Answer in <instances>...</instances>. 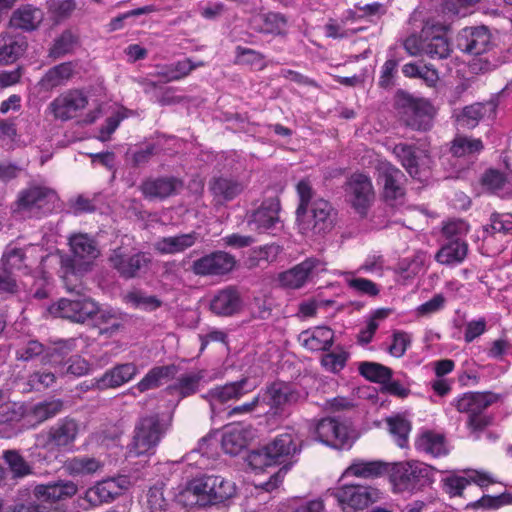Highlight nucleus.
<instances>
[{
  "mask_svg": "<svg viewBox=\"0 0 512 512\" xmlns=\"http://www.w3.org/2000/svg\"><path fill=\"white\" fill-rule=\"evenodd\" d=\"M247 432L239 427L228 429L222 436V448L230 455L239 454L247 445Z\"/></svg>",
  "mask_w": 512,
  "mask_h": 512,
  "instance_id": "obj_44",
  "label": "nucleus"
},
{
  "mask_svg": "<svg viewBox=\"0 0 512 512\" xmlns=\"http://www.w3.org/2000/svg\"><path fill=\"white\" fill-rule=\"evenodd\" d=\"M4 460L7 463L14 478H22L32 472L31 466L15 450H8L4 453Z\"/></svg>",
  "mask_w": 512,
  "mask_h": 512,
  "instance_id": "obj_55",
  "label": "nucleus"
},
{
  "mask_svg": "<svg viewBox=\"0 0 512 512\" xmlns=\"http://www.w3.org/2000/svg\"><path fill=\"white\" fill-rule=\"evenodd\" d=\"M393 152L408 174L413 178L420 179L419 161L414 147L401 143L394 147Z\"/></svg>",
  "mask_w": 512,
  "mask_h": 512,
  "instance_id": "obj_45",
  "label": "nucleus"
},
{
  "mask_svg": "<svg viewBox=\"0 0 512 512\" xmlns=\"http://www.w3.org/2000/svg\"><path fill=\"white\" fill-rule=\"evenodd\" d=\"M280 201L277 197L264 200L248 217V225L252 230L263 233L275 227L280 221Z\"/></svg>",
  "mask_w": 512,
  "mask_h": 512,
  "instance_id": "obj_19",
  "label": "nucleus"
},
{
  "mask_svg": "<svg viewBox=\"0 0 512 512\" xmlns=\"http://www.w3.org/2000/svg\"><path fill=\"white\" fill-rule=\"evenodd\" d=\"M490 225L484 227V231L490 235L495 233H509L512 231V214L494 213L490 218Z\"/></svg>",
  "mask_w": 512,
  "mask_h": 512,
  "instance_id": "obj_57",
  "label": "nucleus"
},
{
  "mask_svg": "<svg viewBox=\"0 0 512 512\" xmlns=\"http://www.w3.org/2000/svg\"><path fill=\"white\" fill-rule=\"evenodd\" d=\"M345 191L352 207L359 214L365 215L375 197L371 179L365 174L355 173L348 179Z\"/></svg>",
  "mask_w": 512,
  "mask_h": 512,
  "instance_id": "obj_12",
  "label": "nucleus"
},
{
  "mask_svg": "<svg viewBox=\"0 0 512 512\" xmlns=\"http://www.w3.org/2000/svg\"><path fill=\"white\" fill-rule=\"evenodd\" d=\"M76 348V339H60L46 347V354L41 359L43 364L58 365Z\"/></svg>",
  "mask_w": 512,
  "mask_h": 512,
  "instance_id": "obj_43",
  "label": "nucleus"
},
{
  "mask_svg": "<svg viewBox=\"0 0 512 512\" xmlns=\"http://www.w3.org/2000/svg\"><path fill=\"white\" fill-rule=\"evenodd\" d=\"M499 401V395L493 392H468L453 401V405L460 413L468 416L484 412L489 406Z\"/></svg>",
  "mask_w": 512,
  "mask_h": 512,
  "instance_id": "obj_21",
  "label": "nucleus"
},
{
  "mask_svg": "<svg viewBox=\"0 0 512 512\" xmlns=\"http://www.w3.org/2000/svg\"><path fill=\"white\" fill-rule=\"evenodd\" d=\"M147 506L150 512H163L168 506L164 497L163 488L154 486L147 493Z\"/></svg>",
  "mask_w": 512,
  "mask_h": 512,
  "instance_id": "obj_63",
  "label": "nucleus"
},
{
  "mask_svg": "<svg viewBox=\"0 0 512 512\" xmlns=\"http://www.w3.org/2000/svg\"><path fill=\"white\" fill-rule=\"evenodd\" d=\"M267 394L269 396V404L274 408L296 404L301 400L299 391L283 382L273 383L268 387Z\"/></svg>",
  "mask_w": 512,
  "mask_h": 512,
  "instance_id": "obj_36",
  "label": "nucleus"
},
{
  "mask_svg": "<svg viewBox=\"0 0 512 512\" xmlns=\"http://www.w3.org/2000/svg\"><path fill=\"white\" fill-rule=\"evenodd\" d=\"M395 104L406 126L423 131L431 128L435 110L428 100L399 91L396 94Z\"/></svg>",
  "mask_w": 512,
  "mask_h": 512,
  "instance_id": "obj_8",
  "label": "nucleus"
},
{
  "mask_svg": "<svg viewBox=\"0 0 512 512\" xmlns=\"http://www.w3.org/2000/svg\"><path fill=\"white\" fill-rule=\"evenodd\" d=\"M253 389L254 387L248 388V379L242 378L238 381L229 382L210 389L204 395V398L209 401L212 407H214L216 404H224L231 400H239Z\"/></svg>",
  "mask_w": 512,
  "mask_h": 512,
  "instance_id": "obj_22",
  "label": "nucleus"
},
{
  "mask_svg": "<svg viewBox=\"0 0 512 512\" xmlns=\"http://www.w3.org/2000/svg\"><path fill=\"white\" fill-rule=\"evenodd\" d=\"M389 432L395 438L397 445L404 448L408 443V435L411 430V423L404 417L397 415L387 419Z\"/></svg>",
  "mask_w": 512,
  "mask_h": 512,
  "instance_id": "obj_50",
  "label": "nucleus"
},
{
  "mask_svg": "<svg viewBox=\"0 0 512 512\" xmlns=\"http://www.w3.org/2000/svg\"><path fill=\"white\" fill-rule=\"evenodd\" d=\"M349 354L341 348L334 352L323 355L321 364L331 372L342 370L346 364Z\"/></svg>",
  "mask_w": 512,
  "mask_h": 512,
  "instance_id": "obj_59",
  "label": "nucleus"
},
{
  "mask_svg": "<svg viewBox=\"0 0 512 512\" xmlns=\"http://www.w3.org/2000/svg\"><path fill=\"white\" fill-rule=\"evenodd\" d=\"M65 506L63 504H54L50 502H43L40 500H34L29 502L27 505H22L18 512H65Z\"/></svg>",
  "mask_w": 512,
  "mask_h": 512,
  "instance_id": "obj_64",
  "label": "nucleus"
},
{
  "mask_svg": "<svg viewBox=\"0 0 512 512\" xmlns=\"http://www.w3.org/2000/svg\"><path fill=\"white\" fill-rule=\"evenodd\" d=\"M46 354V347L37 340H29L16 351V359L20 361H30Z\"/></svg>",
  "mask_w": 512,
  "mask_h": 512,
  "instance_id": "obj_58",
  "label": "nucleus"
},
{
  "mask_svg": "<svg viewBox=\"0 0 512 512\" xmlns=\"http://www.w3.org/2000/svg\"><path fill=\"white\" fill-rule=\"evenodd\" d=\"M493 109V103H475L471 106H467L463 109L462 114L458 117L459 125L467 129H472L478 124L479 120L483 118L488 111H492Z\"/></svg>",
  "mask_w": 512,
  "mask_h": 512,
  "instance_id": "obj_46",
  "label": "nucleus"
},
{
  "mask_svg": "<svg viewBox=\"0 0 512 512\" xmlns=\"http://www.w3.org/2000/svg\"><path fill=\"white\" fill-rule=\"evenodd\" d=\"M104 461L92 456H75L66 460L64 469L73 477L91 476L101 472L104 468Z\"/></svg>",
  "mask_w": 512,
  "mask_h": 512,
  "instance_id": "obj_30",
  "label": "nucleus"
},
{
  "mask_svg": "<svg viewBox=\"0 0 512 512\" xmlns=\"http://www.w3.org/2000/svg\"><path fill=\"white\" fill-rule=\"evenodd\" d=\"M260 22V26L255 29L263 34H271L275 36L287 35L288 20L285 15L278 12H268L261 14L256 18Z\"/></svg>",
  "mask_w": 512,
  "mask_h": 512,
  "instance_id": "obj_38",
  "label": "nucleus"
},
{
  "mask_svg": "<svg viewBox=\"0 0 512 512\" xmlns=\"http://www.w3.org/2000/svg\"><path fill=\"white\" fill-rule=\"evenodd\" d=\"M509 504H512V495L510 493H502L497 496L484 495L477 501L467 504L466 508L495 510Z\"/></svg>",
  "mask_w": 512,
  "mask_h": 512,
  "instance_id": "obj_52",
  "label": "nucleus"
},
{
  "mask_svg": "<svg viewBox=\"0 0 512 512\" xmlns=\"http://www.w3.org/2000/svg\"><path fill=\"white\" fill-rule=\"evenodd\" d=\"M73 74V65L70 62L61 63L49 69L41 78L39 85L49 91L64 84Z\"/></svg>",
  "mask_w": 512,
  "mask_h": 512,
  "instance_id": "obj_41",
  "label": "nucleus"
},
{
  "mask_svg": "<svg viewBox=\"0 0 512 512\" xmlns=\"http://www.w3.org/2000/svg\"><path fill=\"white\" fill-rule=\"evenodd\" d=\"M202 378L203 375L201 372H191L182 375L178 378L177 383L169 386L167 390L170 393L177 392L181 397H187L197 391Z\"/></svg>",
  "mask_w": 512,
  "mask_h": 512,
  "instance_id": "obj_47",
  "label": "nucleus"
},
{
  "mask_svg": "<svg viewBox=\"0 0 512 512\" xmlns=\"http://www.w3.org/2000/svg\"><path fill=\"white\" fill-rule=\"evenodd\" d=\"M63 402L59 399L43 401L33 406L31 410L32 417L37 422H44L61 412Z\"/></svg>",
  "mask_w": 512,
  "mask_h": 512,
  "instance_id": "obj_51",
  "label": "nucleus"
},
{
  "mask_svg": "<svg viewBox=\"0 0 512 512\" xmlns=\"http://www.w3.org/2000/svg\"><path fill=\"white\" fill-rule=\"evenodd\" d=\"M388 471V464L383 461H365L358 459L354 460L350 464L343 475L354 476L363 479H375L381 477Z\"/></svg>",
  "mask_w": 512,
  "mask_h": 512,
  "instance_id": "obj_32",
  "label": "nucleus"
},
{
  "mask_svg": "<svg viewBox=\"0 0 512 512\" xmlns=\"http://www.w3.org/2000/svg\"><path fill=\"white\" fill-rule=\"evenodd\" d=\"M177 372L178 368L173 364L156 366L152 368L143 377V379L137 383L136 387L140 392L155 389L163 384L164 381H168L169 379L173 378Z\"/></svg>",
  "mask_w": 512,
  "mask_h": 512,
  "instance_id": "obj_37",
  "label": "nucleus"
},
{
  "mask_svg": "<svg viewBox=\"0 0 512 512\" xmlns=\"http://www.w3.org/2000/svg\"><path fill=\"white\" fill-rule=\"evenodd\" d=\"M434 468L420 461L393 464L389 470L395 492H416L433 483Z\"/></svg>",
  "mask_w": 512,
  "mask_h": 512,
  "instance_id": "obj_5",
  "label": "nucleus"
},
{
  "mask_svg": "<svg viewBox=\"0 0 512 512\" xmlns=\"http://www.w3.org/2000/svg\"><path fill=\"white\" fill-rule=\"evenodd\" d=\"M183 188V181L174 176L149 177L142 181L139 189L149 200H164L176 195Z\"/></svg>",
  "mask_w": 512,
  "mask_h": 512,
  "instance_id": "obj_14",
  "label": "nucleus"
},
{
  "mask_svg": "<svg viewBox=\"0 0 512 512\" xmlns=\"http://www.w3.org/2000/svg\"><path fill=\"white\" fill-rule=\"evenodd\" d=\"M138 373V368L133 363L118 364L107 370L96 382L97 388L104 390L117 388L129 382Z\"/></svg>",
  "mask_w": 512,
  "mask_h": 512,
  "instance_id": "obj_26",
  "label": "nucleus"
},
{
  "mask_svg": "<svg viewBox=\"0 0 512 512\" xmlns=\"http://www.w3.org/2000/svg\"><path fill=\"white\" fill-rule=\"evenodd\" d=\"M129 483L126 476L99 481L86 491L85 499L93 506L111 502L128 488Z\"/></svg>",
  "mask_w": 512,
  "mask_h": 512,
  "instance_id": "obj_16",
  "label": "nucleus"
},
{
  "mask_svg": "<svg viewBox=\"0 0 512 512\" xmlns=\"http://www.w3.org/2000/svg\"><path fill=\"white\" fill-rule=\"evenodd\" d=\"M47 7L58 19H66L75 11L77 4L75 0H48Z\"/></svg>",
  "mask_w": 512,
  "mask_h": 512,
  "instance_id": "obj_61",
  "label": "nucleus"
},
{
  "mask_svg": "<svg viewBox=\"0 0 512 512\" xmlns=\"http://www.w3.org/2000/svg\"><path fill=\"white\" fill-rule=\"evenodd\" d=\"M78 491L77 485L72 481L58 480L53 482L54 504L72 498Z\"/></svg>",
  "mask_w": 512,
  "mask_h": 512,
  "instance_id": "obj_60",
  "label": "nucleus"
},
{
  "mask_svg": "<svg viewBox=\"0 0 512 512\" xmlns=\"http://www.w3.org/2000/svg\"><path fill=\"white\" fill-rule=\"evenodd\" d=\"M57 200L56 192L49 187L30 185L18 193L12 210L21 218L40 219L54 210Z\"/></svg>",
  "mask_w": 512,
  "mask_h": 512,
  "instance_id": "obj_4",
  "label": "nucleus"
},
{
  "mask_svg": "<svg viewBox=\"0 0 512 512\" xmlns=\"http://www.w3.org/2000/svg\"><path fill=\"white\" fill-rule=\"evenodd\" d=\"M236 493L235 484L222 476H204L193 479L178 495V501L186 507H206L222 503Z\"/></svg>",
  "mask_w": 512,
  "mask_h": 512,
  "instance_id": "obj_2",
  "label": "nucleus"
},
{
  "mask_svg": "<svg viewBox=\"0 0 512 512\" xmlns=\"http://www.w3.org/2000/svg\"><path fill=\"white\" fill-rule=\"evenodd\" d=\"M484 149L483 142L479 138H473L458 134L451 141L450 152L455 157H466L479 154Z\"/></svg>",
  "mask_w": 512,
  "mask_h": 512,
  "instance_id": "obj_42",
  "label": "nucleus"
},
{
  "mask_svg": "<svg viewBox=\"0 0 512 512\" xmlns=\"http://www.w3.org/2000/svg\"><path fill=\"white\" fill-rule=\"evenodd\" d=\"M468 245L460 238L447 241L436 253L435 259L443 265H455L464 261L467 256Z\"/></svg>",
  "mask_w": 512,
  "mask_h": 512,
  "instance_id": "obj_33",
  "label": "nucleus"
},
{
  "mask_svg": "<svg viewBox=\"0 0 512 512\" xmlns=\"http://www.w3.org/2000/svg\"><path fill=\"white\" fill-rule=\"evenodd\" d=\"M88 104L87 97L79 90H69L56 97L49 105L54 117L62 121L73 118L77 111Z\"/></svg>",
  "mask_w": 512,
  "mask_h": 512,
  "instance_id": "obj_18",
  "label": "nucleus"
},
{
  "mask_svg": "<svg viewBox=\"0 0 512 512\" xmlns=\"http://www.w3.org/2000/svg\"><path fill=\"white\" fill-rule=\"evenodd\" d=\"M491 44V34L486 26L466 27L457 36V47L473 55L487 52Z\"/></svg>",
  "mask_w": 512,
  "mask_h": 512,
  "instance_id": "obj_17",
  "label": "nucleus"
},
{
  "mask_svg": "<svg viewBox=\"0 0 512 512\" xmlns=\"http://www.w3.org/2000/svg\"><path fill=\"white\" fill-rule=\"evenodd\" d=\"M72 256L61 260L62 278L67 291L74 290L69 284L70 278L79 281L78 276L88 271L90 263L97 258L98 250L95 242L83 233L74 234L69 238Z\"/></svg>",
  "mask_w": 512,
  "mask_h": 512,
  "instance_id": "obj_3",
  "label": "nucleus"
},
{
  "mask_svg": "<svg viewBox=\"0 0 512 512\" xmlns=\"http://www.w3.org/2000/svg\"><path fill=\"white\" fill-rule=\"evenodd\" d=\"M198 239L196 232L162 237L155 243V249L161 254H176L192 247Z\"/></svg>",
  "mask_w": 512,
  "mask_h": 512,
  "instance_id": "obj_34",
  "label": "nucleus"
},
{
  "mask_svg": "<svg viewBox=\"0 0 512 512\" xmlns=\"http://www.w3.org/2000/svg\"><path fill=\"white\" fill-rule=\"evenodd\" d=\"M108 261L122 278L131 279L137 277L139 272L147 267L150 258L144 252L132 253L128 248L120 246L111 251Z\"/></svg>",
  "mask_w": 512,
  "mask_h": 512,
  "instance_id": "obj_11",
  "label": "nucleus"
},
{
  "mask_svg": "<svg viewBox=\"0 0 512 512\" xmlns=\"http://www.w3.org/2000/svg\"><path fill=\"white\" fill-rule=\"evenodd\" d=\"M209 190L218 204L232 201L244 191V184L229 177H216L209 182Z\"/></svg>",
  "mask_w": 512,
  "mask_h": 512,
  "instance_id": "obj_28",
  "label": "nucleus"
},
{
  "mask_svg": "<svg viewBox=\"0 0 512 512\" xmlns=\"http://www.w3.org/2000/svg\"><path fill=\"white\" fill-rule=\"evenodd\" d=\"M317 439L333 448L342 449L349 445L348 427L335 418H324L316 426Z\"/></svg>",
  "mask_w": 512,
  "mask_h": 512,
  "instance_id": "obj_20",
  "label": "nucleus"
},
{
  "mask_svg": "<svg viewBox=\"0 0 512 512\" xmlns=\"http://www.w3.org/2000/svg\"><path fill=\"white\" fill-rule=\"evenodd\" d=\"M96 325L101 327L102 334L112 335L123 328L125 316L113 309H100L91 319Z\"/></svg>",
  "mask_w": 512,
  "mask_h": 512,
  "instance_id": "obj_39",
  "label": "nucleus"
},
{
  "mask_svg": "<svg viewBox=\"0 0 512 512\" xmlns=\"http://www.w3.org/2000/svg\"><path fill=\"white\" fill-rule=\"evenodd\" d=\"M249 466L254 470H262L265 467L275 465L271 454H269L267 447L253 450L247 457Z\"/></svg>",
  "mask_w": 512,
  "mask_h": 512,
  "instance_id": "obj_62",
  "label": "nucleus"
},
{
  "mask_svg": "<svg viewBox=\"0 0 512 512\" xmlns=\"http://www.w3.org/2000/svg\"><path fill=\"white\" fill-rule=\"evenodd\" d=\"M77 38L70 30L63 31L53 42L48 56L53 60L59 59L72 52Z\"/></svg>",
  "mask_w": 512,
  "mask_h": 512,
  "instance_id": "obj_48",
  "label": "nucleus"
},
{
  "mask_svg": "<svg viewBox=\"0 0 512 512\" xmlns=\"http://www.w3.org/2000/svg\"><path fill=\"white\" fill-rule=\"evenodd\" d=\"M378 180L383 184V196L387 202L400 200L405 195L403 172L389 162L377 165Z\"/></svg>",
  "mask_w": 512,
  "mask_h": 512,
  "instance_id": "obj_13",
  "label": "nucleus"
},
{
  "mask_svg": "<svg viewBox=\"0 0 512 512\" xmlns=\"http://www.w3.org/2000/svg\"><path fill=\"white\" fill-rule=\"evenodd\" d=\"M452 52L441 26L424 27V54L431 59H446Z\"/></svg>",
  "mask_w": 512,
  "mask_h": 512,
  "instance_id": "obj_25",
  "label": "nucleus"
},
{
  "mask_svg": "<svg viewBox=\"0 0 512 512\" xmlns=\"http://www.w3.org/2000/svg\"><path fill=\"white\" fill-rule=\"evenodd\" d=\"M242 308V299L234 286L225 287L215 293L210 301V310L218 316H232Z\"/></svg>",
  "mask_w": 512,
  "mask_h": 512,
  "instance_id": "obj_23",
  "label": "nucleus"
},
{
  "mask_svg": "<svg viewBox=\"0 0 512 512\" xmlns=\"http://www.w3.org/2000/svg\"><path fill=\"white\" fill-rule=\"evenodd\" d=\"M168 429V424L158 414L141 417L135 425L134 436L128 448L130 457L151 454Z\"/></svg>",
  "mask_w": 512,
  "mask_h": 512,
  "instance_id": "obj_7",
  "label": "nucleus"
},
{
  "mask_svg": "<svg viewBox=\"0 0 512 512\" xmlns=\"http://www.w3.org/2000/svg\"><path fill=\"white\" fill-rule=\"evenodd\" d=\"M324 264L316 258H308L279 275L280 283L287 288L297 289L324 271Z\"/></svg>",
  "mask_w": 512,
  "mask_h": 512,
  "instance_id": "obj_15",
  "label": "nucleus"
},
{
  "mask_svg": "<svg viewBox=\"0 0 512 512\" xmlns=\"http://www.w3.org/2000/svg\"><path fill=\"white\" fill-rule=\"evenodd\" d=\"M24 415L25 409L20 403L7 401L0 404V426H12L20 422Z\"/></svg>",
  "mask_w": 512,
  "mask_h": 512,
  "instance_id": "obj_53",
  "label": "nucleus"
},
{
  "mask_svg": "<svg viewBox=\"0 0 512 512\" xmlns=\"http://www.w3.org/2000/svg\"><path fill=\"white\" fill-rule=\"evenodd\" d=\"M301 344L311 351H327L333 344L334 332L326 326H317L299 334Z\"/></svg>",
  "mask_w": 512,
  "mask_h": 512,
  "instance_id": "obj_27",
  "label": "nucleus"
},
{
  "mask_svg": "<svg viewBox=\"0 0 512 512\" xmlns=\"http://www.w3.org/2000/svg\"><path fill=\"white\" fill-rule=\"evenodd\" d=\"M236 265L233 255L225 251H213L206 254L191 264L190 270L200 277H216L230 273Z\"/></svg>",
  "mask_w": 512,
  "mask_h": 512,
  "instance_id": "obj_10",
  "label": "nucleus"
},
{
  "mask_svg": "<svg viewBox=\"0 0 512 512\" xmlns=\"http://www.w3.org/2000/svg\"><path fill=\"white\" fill-rule=\"evenodd\" d=\"M360 374L372 382L386 383L392 376V370L375 362H362L359 365Z\"/></svg>",
  "mask_w": 512,
  "mask_h": 512,
  "instance_id": "obj_49",
  "label": "nucleus"
},
{
  "mask_svg": "<svg viewBox=\"0 0 512 512\" xmlns=\"http://www.w3.org/2000/svg\"><path fill=\"white\" fill-rule=\"evenodd\" d=\"M28 48L27 38L19 33H0V64L8 65L15 63L22 57Z\"/></svg>",
  "mask_w": 512,
  "mask_h": 512,
  "instance_id": "obj_24",
  "label": "nucleus"
},
{
  "mask_svg": "<svg viewBox=\"0 0 512 512\" xmlns=\"http://www.w3.org/2000/svg\"><path fill=\"white\" fill-rule=\"evenodd\" d=\"M266 447L275 464L285 462L298 451L297 443L291 433L278 435Z\"/></svg>",
  "mask_w": 512,
  "mask_h": 512,
  "instance_id": "obj_35",
  "label": "nucleus"
},
{
  "mask_svg": "<svg viewBox=\"0 0 512 512\" xmlns=\"http://www.w3.org/2000/svg\"><path fill=\"white\" fill-rule=\"evenodd\" d=\"M125 301L133 307L153 311L161 306V301L151 295H147L139 290H134L125 295Z\"/></svg>",
  "mask_w": 512,
  "mask_h": 512,
  "instance_id": "obj_54",
  "label": "nucleus"
},
{
  "mask_svg": "<svg viewBox=\"0 0 512 512\" xmlns=\"http://www.w3.org/2000/svg\"><path fill=\"white\" fill-rule=\"evenodd\" d=\"M78 434V425L75 420L65 418L52 426L47 434L48 443L57 447H66L72 444Z\"/></svg>",
  "mask_w": 512,
  "mask_h": 512,
  "instance_id": "obj_31",
  "label": "nucleus"
},
{
  "mask_svg": "<svg viewBox=\"0 0 512 512\" xmlns=\"http://www.w3.org/2000/svg\"><path fill=\"white\" fill-rule=\"evenodd\" d=\"M75 279L70 278L69 284L74 287L70 291L75 293L70 298H62L51 305L49 311L55 317L67 319L74 323H86L91 320L98 311V304L88 296L81 293L83 286L81 282L77 283Z\"/></svg>",
  "mask_w": 512,
  "mask_h": 512,
  "instance_id": "obj_6",
  "label": "nucleus"
},
{
  "mask_svg": "<svg viewBox=\"0 0 512 512\" xmlns=\"http://www.w3.org/2000/svg\"><path fill=\"white\" fill-rule=\"evenodd\" d=\"M415 446L419 451L433 457L446 455L448 452L443 435L432 431L423 432L416 440Z\"/></svg>",
  "mask_w": 512,
  "mask_h": 512,
  "instance_id": "obj_40",
  "label": "nucleus"
},
{
  "mask_svg": "<svg viewBox=\"0 0 512 512\" xmlns=\"http://www.w3.org/2000/svg\"><path fill=\"white\" fill-rule=\"evenodd\" d=\"M482 181L488 189L500 195L507 193L511 188L509 180L497 170L487 171Z\"/></svg>",
  "mask_w": 512,
  "mask_h": 512,
  "instance_id": "obj_56",
  "label": "nucleus"
},
{
  "mask_svg": "<svg viewBox=\"0 0 512 512\" xmlns=\"http://www.w3.org/2000/svg\"><path fill=\"white\" fill-rule=\"evenodd\" d=\"M333 495L344 512H355L380 500L382 492L372 486L349 484L337 488Z\"/></svg>",
  "mask_w": 512,
  "mask_h": 512,
  "instance_id": "obj_9",
  "label": "nucleus"
},
{
  "mask_svg": "<svg viewBox=\"0 0 512 512\" xmlns=\"http://www.w3.org/2000/svg\"><path fill=\"white\" fill-rule=\"evenodd\" d=\"M299 204L296 222L301 234L321 236L332 230L336 211L331 203L318 196L308 180H301L296 186Z\"/></svg>",
  "mask_w": 512,
  "mask_h": 512,
  "instance_id": "obj_1",
  "label": "nucleus"
},
{
  "mask_svg": "<svg viewBox=\"0 0 512 512\" xmlns=\"http://www.w3.org/2000/svg\"><path fill=\"white\" fill-rule=\"evenodd\" d=\"M42 21V11L30 4H27L22 5L13 11L10 18V25L16 29L31 32L36 30Z\"/></svg>",
  "mask_w": 512,
  "mask_h": 512,
  "instance_id": "obj_29",
  "label": "nucleus"
}]
</instances>
